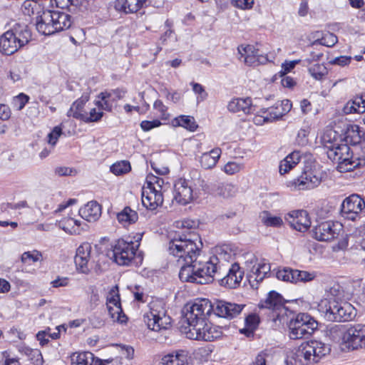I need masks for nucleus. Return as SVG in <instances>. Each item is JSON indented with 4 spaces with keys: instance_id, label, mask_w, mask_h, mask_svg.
<instances>
[{
    "instance_id": "8",
    "label": "nucleus",
    "mask_w": 365,
    "mask_h": 365,
    "mask_svg": "<svg viewBox=\"0 0 365 365\" xmlns=\"http://www.w3.org/2000/svg\"><path fill=\"white\" fill-rule=\"evenodd\" d=\"M212 302L207 299H201L195 302L192 304H187L185 319L187 322L189 329L194 328V325L200 323L201 320H206L207 317L212 316Z\"/></svg>"
},
{
    "instance_id": "2",
    "label": "nucleus",
    "mask_w": 365,
    "mask_h": 365,
    "mask_svg": "<svg viewBox=\"0 0 365 365\" xmlns=\"http://www.w3.org/2000/svg\"><path fill=\"white\" fill-rule=\"evenodd\" d=\"M220 271V260L213 255L207 262L196 260L192 265L181 267L179 278L182 282L207 284L217 280Z\"/></svg>"
},
{
    "instance_id": "24",
    "label": "nucleus",
    "mask_w": 365,
    "mask_h": 365,
    "mask_svg": "<svg viewBox=\"0 0 365 365\" xmlns=\"http://www.w3.org/2000/svg\"><path fill=\"white\" fill-rule=\"evenodd\" d=\"M227 108L230 111L237 113L242 111L245 114L252 113L256 111V106L252 104L250 98H234L228 103Z\"/></svg>"
},
{
    "instance_id": "62",
    "label": "nucleus",
    "mask_w": 365,
    "mask_h": 365,
    "mask_svg": "<svg viewBox=\"0 0 365 365\" xmlns=\"http://www.w3.org/2000/svg\"><path fill=\"white\" fill-rule=\"evenodd\" d=\"M41 257V254L37 251L36 254H33L31 252H25L22 254L21 259L23 263H27L29 260L35 262L38 261Z\"/></svg>"
},
{
    "instance_id": "38",
    "label": "nucleus",
    "mask_w": 365,
    "mask_h": 365,
    "mask_svg": "<svg viewBox=\"0 0 365 365\" xmlns=\"http://www.w3.org/2000/svg\"><path fill=\"white\" fill-rule=\"evenodd\" d=\"M172 124L175 127L180 126L191 132L195 131L198 128L194 117L190 115H179L172 120Z\"/></svg>"
},
{
    "instance_id": "4",
    "label": "nucleus",
    "mask_w": 365,
    "mask_h": 365,
    "mask_svg": "<svg viewBox=\"0 0 365 365\" xmlns=\"http://www.w3.org/2000/svg\"><path fill=\"white\" fill-rule=\"evenodd\" d=\"M71 24V16L59 11H43L36 18L37 31L46 36L68 29Z\"/></svg>"
},
{
    "instance_id": "45",
    "label": "nucleus",
    "mask_w": 365,
    "mask_h": 365,
    "mask_svg": "<svg viewBox=\"0 0 365 365\" xmlns=\"http://www.w3.org/2000/svg\"><path fill=\"white\" fill-rule=\"evenodd\" d=\"M294 269L291 267H283L282 269H279L276 272V277L279 280L294 284L295 275L294 274Z\"/></svg>"
},
{
    "instance_id": "48",
    "label": "nucleus",
    "mask_w": 365,
    "mask_h": 365,
    "mask_svg": "<svg viewBox=\"0 0 365 365\" xmlns=\"http://www.w3.org/2000/svg\"><path fill=\"white\" fill-rule=\"evenodd\" d=\"M93 359L91 352L79 353L75 358H72V365H91V361Z\"/></svg>"
},
{
    "instance_id": "39",
    "label": "nucleus",
    "mask_w": 365,
    "mask_h": 365,
    "mask_svg": "<svg viewBox=\"0 0 365 365\" xmlns=\"http://www.w3.org/2000/svg\"><path fill=\"white\" fill-rule=\"evenodd\" d=\"M363 101L361 98L355 97L354 99L349 101L343 107V112L345 114L351 113H364L365 109L363 108L365 106H360V103Z\"/></svg>"
},
{
    "instance_id": "44",
    "label": "nucleus",
    "mask_w": 365,
    "mask_h": 365,
    "mask_svg": "<svg viewBox=\"0 0 365 365\" xmlns=\"http://www.w3.org/2000/svg\"><path fill=\"white\" fill-rule=\"evenodd\" d=\"M294 284L298 282L307 283L314 280L317 274L315 272H309L304 270L294 269Z\"/></svg>"
},
{
    "instance_id": "12",
    "label": "nucleus",
    "mask_w": 365,
    "mask_h": 365,
    "mask_svg": "<svg viewBox=\"0 0 365 365\" xmlns=\"http://www.w3.org/2000/svg\"><path fill=\"white\" fill-rule=\"evenodd\" d=\"M286 302L287 301L282 294L274 290H272L268 293L267 298L264 301H261L259 307L272 310L273 320L274 322L277 320L281 322L284 318V316L287 315L288 309L285 307Z\"/></svg>"
},
{
    "instance_id": "31",
    "label": "nucleus",
    "mask_w": 365,
    "mask_h": 365,
    "mask_svg": "<svg viewBox=\"0 0 365 365\" xmlns=\"http://www.w3.org/2000/svg\"><path fill=\"white\" fill-rule=\"evenodd\" d=\"M356 315V310L349 302L341 299V309L335 315V322H348L352 320Z\"/></svg>"
},
{
    "instance_id": "21",
    "label": "nucleus",
    "mask_w": 365,
    "mask_h": 365,
    "mask_svg": "<svg viewBox=\"0 0 365 365\" xmlns=\"http://www.w3.org/2000/svg\"><path fill=\"white\" fill-rule=\"evenodd\" d=\"M163 196L160 190H156L155 185L148 181L146 190L142 192V203L144 207L150 210H155L158 206L162 205Z\"/></svg>"
},
{
    "instance_id": "34",
    "label": "nucleus",
    "mask_w": 365,
    "mask_h": 365,
    "mask_svg": "<svg viewBox=\"0 0 365 365\" xmlns=\"http://www.w3.org/2000/svg\"><path fill=\"white\" fill-rule=\"evenodd\" d=\"M301 159V154L299 151L294 150L289 153L284 159H283L279 166V170L281 175L287 173L292 169L297 164L299 163Z\"/></svg>"
},
{
    "instance_id": "15",
    "label": "nucleus",
    "mask_w": 365,
    "mask_h": 365,
    "mask_svg": "<svg viewBox=\"0 0 365 365\" xmlns=\"http://www.w3.org/2000/svg\"><path fill=\"white\" fill-rule=\"evenodd\" d=\"M365 207V202L360 195L352 194L346 197L341 205V215L344 218L354 221Z\"/></svg>"
},
{
    "instance_id": "55",
    "label": "nucleus",
    "mask_w": 365,
    "mask_h": 365,
    "mask_svg": "<svg viewBox=\"0 0 365 365\" xmlns=\"http://www.w3.org/2000/svg\"><path fill=\"white\" fill-rule=\"evenodd\" d=\"M107 308L108 314L113 321H117L118 322L123 323L125 322L126 320L128 319L126 315L123 313V310L122 313H120L118 311V308H114L110 305H108Z\"/></svg>"
},
{
    "instance_id": "35",
    "label": "nucleus",
    "mask_w": 365,
    "mask_h": 365,
    "mask_svg": "<svg viewBox=\"0 0 365 365\" xmlns=\"http://www.w3.org/2000/svg\"><path fill=\"white\" fill-rule=\"evenodd\" d=\"M237 191V188L232 184L219 182L213 185L212 194L223 198H229L235 196Z\"/></svg>"
},
{
    "instance_id": "26",
    "label": "nucleus",
    "mask_w": 365,
    "mask_h": 365,
    "mask_svg": "<svg viewBox=\"0 0 365 365\" xmlns=\"http://www.w3.org/2000/svg\"><path fill=\"white\" fill-rule=\"evenodd\" d=\"M80 216L88 222L96 221L101 215V206L96 201L88 202L78 210Z\"/></svg>"
},
{
    "instance_id": "50",
    "label": "nucleus",
    "mask_w": 365,
    "mask_h": 365,
    "mask_svg": "<svg viewBox=\"0 0 365 365\" xmlns=\"http://www.w3.org/2000/svg\"><path fill=\"white\" fill-rule=\"evenodd\" d=\"M29 96L26 95L24 93H19L16 96H14L12 100V106L17 110H22L25 105L29 101Z\"/></svg>"
},
{
    "instance_id": "17",
    "label": "nucleus",
    "mask_w": 365,
    "mask_h": 365,
    "mask_svg": "<svg viewBox=\"0 0 365 365\" xmlns=\"http://www.w3.org/2000/svg\"><path fill=\"white\" fill-rule=\"evenodd\" d=\"M322 173L311 168L304 170L300 176L292 181V186L298 190H309L317 187L322 180Z\"/></svg>"
},
{
    "instance_id": "56",
    "label": "nucleus",
    "mask_w": 365,
    "mask_h": 365,
    "mask_svg": "<svg viewBox=\"0 0 365 365\" xmlns=\"http://www.w3.org/2000/svg\"><path fill=\"white\" fill-rule=\"evenodd\" d=\"M260 323V317L256 313H250L245 318V325L256 330Z\"/></svg>"
},
{
    "instance_id": "32",
    "label": "nucleus",
    "mask_w": 365,
    "mask_h": 365,
    "mask_svg": "<svg viewBox=\"0 0 365 365\" xmlns=\"http://www.w3.org/2000/svg\"><path fill=\"white\" fill-rule=\"evenodd\" d=\"M301 159V154L299 151L294 150L289 153L284 159H283L279 166V170L281 175L287 173L292 169L297 164L299 163Z\"/></svg>"
},
{
    "instance_id": "61",
    "label": "nucleus",
    "mask_w": 365,
    "mask_h": 365,
    "mask_svg": "<svg viewBox=\"0 0 365 365\" xmlns=\"http://www.w3.org/2000/svg\"><path fill=\"white\" fill-rule=\"evenodd\" d=\"M56 6L62 9L73 10L72 7H76V3L78 0H55Z\"/></svg>"
},
{
    "instance_id": "13",
    "label": "nucleus",
    "mask_w": 365,
    "mask_h": 365,
    "mask_svg": "<svg viewBox=\"0 0 365 365\" xmlns=\"http://www.w3.org/2000/svg\"><path fill=\"white\" fill-rule=\"evenodd\" d=\"M245 304H236L222 299H215L212 302V315L232 319L237 317L245 308Z\"/></svg>"
},
{
    "instance_id": "3",
    "label": "nucleus",
    "mask_w": 365,
    "mask_h": 365,
    "mask_svg": "<svg viewBox=\"0 0 365 365\" xmlns=\"http://www.w3.org/2000/svg\"><path fill=\"white\" fill-rule=\"evenodd\" d=\"M324 149L329 159L336 163V170L340 173L354 170L365 165V159L354 156L353 151L347 144L329 143Z\"/></svg>"
},
{
    "instance_id": "41",
    "label": "nucleus",
    "mask_w": 365,
    "mask_h": 365,
    "mask_svg": "<svg viewBox=\"0 0 365 365\" xmlns=\"http://www.w3.org/2000/svg\"><path fill=\"white\" fill-rule=\"evenodd\" d=\"M309 74L316 80L321 81L328 74V70L324 64L316 63L308 69Z\"/></svg>"
},
{
    "instance_id": "22",
    "label": "nucleus",
    "mask_w": 365,
    "mask_h": 365,
    "mask_svg": "<svg viewBox=\"0 0 365 365\" xmlns=\"http://www.w3.org/2000/svg\"><path fill=\"white\" fill-rule=\"evenodd\" d=\"M341 299L331 296L324 299L318 304V309L324 317L329 322H335V315L341 309Z\"/></svg>"
},
{
    "instance_id": "9",
    "label": "nucleus",
    "mask_w": 365,
    "mask_h": 365,
    "mask_svg": "<svg viewBox=\"0 0 365 365\" xmlns=\"http://www.w3.org/2000/svg\"><path fill=\"white\" fill-rule=\"evenodd\" d=\"M139 244L135 245L134 242L118 239L112 245V257L115 262L119 265H129L133 260L135 252Z\"/></svg>"
},
{
    "instance_id": "51",
    "label": "nucleus",
    "mask_w": 365,
    "mask_h": 365,
    "mask_svg": "<svg viewBox=\"0 0 365 365\" xmlns=\"http://www.w3.org/2000/svg\"><path fill=\"white\" fill-rule=\"evenodd\" d=\"M310 132V128L307 125L302 128L297 133L296 143L302 147L307 145L309 143L308 135Z\"/></svg>"
},
{
    "instance_id": "63",
    "label": "nucleus",
    "mask_w": 365,
    "mask_h": 365,
    "mask_svg": "<svg viewBox=\"0 0 365 365\" xmlns=\"http://www.w3.org/2000/svg\"><path fill=\"white\" fill-rule=\"evenodd\" d=\"M160 125L161 122L159 120H143L140 123V127L144 131H149L154 128L159 127Z\"/></svg>"
},
{
    "instance_id": "6",
    "label": "nucleus",
    "mask_w": 365,
    "mask_h": 365,
    "mask_svg": "<svg viewBox=\"0 0 365 365\" xmlns=\"http://www.w3.org/2000/svg\"><path fill=\"white\" fill-rule=\"evenodd\" d=\"M331 352L330 345L320 341L312 340L303 342L298 348L296 356L303 365L318 363Z\"/></svg>"
},
{
    "instance_id": "19",
    "label": "nucleus",
    "mask_w": 365,
    "mask_h": 365,
    "mask_svg": "<svg viewBox=\"0 0 365 365\" xmlns=\"http://www.w3.org/2000/svg\"><path fill=\"white\" fill-rule=\"evenodd\" d=\"M244 271L242 270L238 263H234L229 268L227 274L222 277V270L220 275H217V280L220 285L229 289H235L240 286L243 278Z\"/></svg>"
},
{
    "instance_id": "49",
    "label": "nucleus",
    "mask_w": 365,
    "mask_h": 365,
    "mask_svg": "<svg viewBox=\"0 0 365 365\" xmlns=\"http://www.w3.org/2000/svg\"><path fill=\"white\" fill-rule=\"evenodd\" d=\"M110 96V93H100L98 98H101V100L96 101L95 103L99 110L110 111L112 110V105L106 100Z\"/></svg>"
},
{
    "instance_id": "23",
    "label": "nucleus",
    "mask_w": 365,
    "mask_h": 365,
    "mask_svg": "<svg viewBox=\"0 0 365 365\" xmlns=\"http://www.w3.org/2000/svg\"><path fill=\"white\" fill-rule=\"evenodd\" d=\"M150 0H116L115 9L125 14H134L150 4Z\"/></svg>"
},
{
    "instance_id": "47",
    "label": "nucleus",
    "mask_w": 365,
    "mask_h": 365,
    "mask_svg": "<svg viewBox=\"0 0 365 365\" xmlns=\"http://www.w3.org/2000/svg\"><path fill=\"white\" fill-rule=\"evenodd\" d=\"M103 115V112L97 110L96 108H91L89 111L84 112L81 120L85 123L98 122Z\"/></svg>"
},
{
    "instance_id": "20",
    "label": "nucleus",
    "mask_w": 365,
    "mask_h": 365,
    "mask_svg": "<svg viewBox=\"0 0 365 365\" xmlns=\"http://www.w3.org/2000/svg\"><path fill=\"white\" fill-rule=\"evenodd\" d=\"M291 227L301 232H306L311 226V220L306 210H293L285 217Z\"/></svg>"
},
{
    "instance_id": "7",
    "label": "nucleus",
    "mask_w": 365,
    "mask_h": 365,
    "mask_svg": "<svg viewBox=\"0 0 365 365\" xmlns=\"http://www.w3.org/2000/svg\"><path fill=\"white\" fill-rule=\"evenodd\" d=\"M319 323L307 313H299L289 324V337L292 339L308 338L318 329Z\"/></svg>"
},
{
    "instance_id": "46",
    "label": "nucleus",
    "mask_w": 365,
    "mask_h": 365,
    "mask_svg": "<svg viewBox=\"0 0 365 365\" xmlns=\"http://www.w3.org/2000/svg\"><path fill=\"white\" fill-rule=\"evenodd\" d=\"M240 220V216L237 212L235 210H228L225 213H222L216 217V220L220 223H225L227 225H230L232 222L238 221Z\"/></svg>"
},
{
    "instance_id": "29",
    "label": "nucleus",
    "mask_w": 365,
    "mask_h": 365,
    "mask_svg": "<svg viewBox=\"0 0 365 365\" xmlns=\"http://www.w3.org/2000/svg\"><path fill=\"white\" fill-rule=\"evenodd\" d=\"M89 100V95L88 93H86V94L83 95L80 98L77 99L72 104L71 107L67 112V115L68 117H73L76 119L81 120V118H83L84 115V112L86 110L84 109V106L86 103Z\"/></svg>"
},
{
    "instance_id": "42",
    "label": "nucleus",
    "mask_w": 365,
    "mask_h": 365,
    "mask_svg": "<svg viewBox=\"0 0 365 365\" xmlns=\"http://www.w3.org/2000/svg\"><path fill=\"white\" fill-rule=\"evenodd\" d=\"M131 170V165L128 160H121L113 163L110 166V172L115 175H122Z\"/></svg>"
},
{
    "instance_id": "25",
    "label": "nucleus",
    "mask_w": 365,
    "mask_h": 365,
    "mask_svg": "<svg viewBox=\"0 0 365 365\" xmlns=\"http://www.w3.org/2000/svg\"><path fill=\"white\" fill-rule=\"evenodd\" d=\"M342 135V140L345 142L344 144L356 145L361 143L364 133H362L358 125L346 124L343 130Z\"/></svg>"
},
{
    "instance_id": "14",
    "label": "nucleus",
    "mask_w": 365,
    "mask_h": 365,
    "mask_svg": "<svg viewBox=\"0 0 365 365\" xmlns=\"http://www.w3.org/2000/svg\"><path fill=\"white\" fill-rule=\"evenodd\" d=\"M192 184V181L185 178H180L175 182L173 198L178 203L185 205L192 201L197 195V189L193 188Z\"/></svg>"
},
{
    "instance_id": "58",
    "label": "nucleus",
    "mask_w": 365,
    "mask_h": 365,
    "mask_svg": "<svg viewBox=\"0 0 365 365\" xmlns=\"http://www.w3.org/2000/svg\"><path fill=\"white\" fill-rule=\"evenodd\" d=\"M200 163L204 169H210L215 166L217 160L212 159L210 154L205 153L200 157Z\"/></svg>"
},
{
    "instance_id": "11",
    "label": "nucleus",
    "mask_w": 365,
    "mask_h": 365,
    "mask_svg": "<svg viewBox=\"0 0 365 365\" xmlns=\"http://www.w3.org/2000/svg\"><path fill=\"white\" fill-rule=\"evenodd\" d=\"M143 319L148 328L155 331L168 329L172 321L164 308L158 304H152L150 311L144 314Z\"/></svg>"
},
{
    "instance_id": "60",
    "label": "nucleus",
    "mask_w": 365,
    "mask_h": 365,
    "mask_svg": "<svg viewBox=\"0 0 365 365\" xmlns=\"http://www.w3.org/2000/svg\"><path fill=\"white\" fill-rule=\"evenodd\" d=\"M54 173L60 177L72 176L76 174V170L69 167L59 166L55 168Z\"/></svg>"
},
{
    "instance_id": "40",
    "label": "nucleus",
    "mask_w": 365,
    "mask_h": 365,
    "mask_svg": "<svg viewBox=\"0 0 365 365\" xmlns=\"http://www.w3.org/2000/svg\"><path fill=\"white\" fill-rule=\"evenodd\" d=\"M260 217L262 222L267 227H279L283 224L280 217L272 216L268 211H264Z\"/></svg>"
},
{
    "instance_id": "64",
    "label": "nucleus",
    "mask_w": 365,
    "mask_h": 365,
    "mask_svg": "<svg viewBox=\"0 0 365 365\" xmlns=\"http://www.w3.org/2000/svg\"><path fill=\"white\" fill-rule=\"evenodd\" d=\"M240 169L241 165L235 162H228L224 167V171L229 175L237 173Z\"/></svg>"
},
{
    "instance_id": "54",
    "label": "nucleus",
    "mask_w": 365,
    "mask_h": 365,
    "mask_svg": "<svg viewBox=\"0 0 365 365\" xmlns=\"http://www.w3.org/2000/svg\"><path fill=\"white\" fill-rule=\"evenodd\" d=\"M338 41L337 36L332 33H326L320 39H318L316 42L320 45L325 46L327 47L334 46Z\"/></svg>"
},
{
    "instance_id": "1",
    "label": "nucleus",
    "mask_w": 365,
    "mask_h": 365,
    "mask_svg": "<svg viewBox=\"0 0 365 365\" xmlns=\"http://www.w3.org/2000/svg\"><path fill=\"white\" fill-rule=\"evenodd\" d=\"M202 242L195 232L176 233L168 245L169 254L176 259L178 266L192 265L200 255Z\"/></svg>"
},
{
    "instance_id": "10",
    "label": "nucleus",
    "mask_w": 365,
    "mask_h": 365,
    "mask_svg": "<svg viewBox=\"0 0 365 365\" xmlns=\"http://www.w3.org/2000/svg\"><path fill=\"white\" fill-rule=\"evenodd\" d=\"M226 328L211 323L207 324L206 320H201L200 323L194 325V328L189 329L187 336L190 339L212 341L220 338L222 336V329Z\"/></svg>"
},
{
    "instance_id": "36",
    "label": "nucleus",
    "mask_w": 365,
    "mask_h": 365,
    "mask_svg": "<svg viewBox=\"0 0 365 365\" xmlns=\"http://www.w3.org/2000/svg\"><path fill=\"white\" fill-rule=\"evenodd\" d=\"M260 111L263 113V115L261 117L263 118L264 123H270L277 120L284 115L283 110H282L281 108L277 106V103H275L272 106L266 108H261Z\"/></svg>"
},
{
    "instance_id": "33",
    "label": "nucleus",
    "mask_w": 365,
    "mask_h": 365,
    "mask_svg": "<svg viewBox=\"0 0 365 365\" xmlns=\"http://www.w3.org/2000/svg\"><path fill=\"white\" fill-rule=\"evenodd\" d=\"M301 159V154L299 151L294 150L289 153L284 159H283L279 166V170L281 175L287 173L292 169L297 164L299 163Z\"/></svg>"
},
{
    "instance_id": "27",
    "label": "nucleus",
    "mask_w": 365,
    "mask_h": 365,
    "mask_svg": "<svg viewBox=\"0 0 365 365\" xmlns=\"http://www.w3.org/2000/svg\"><path fill=\"white\" fill-rule=\"evenodd\" d=\"M238 53L240 54V60L243 58V61L245 64L247 66H256L257 65V58L258 56V49L255 48L254 46L247 45L243 46L241 45L237 48Z\"/></svg>"
},
{
    "instance_id": "18",
    "label": "nucleus",
    "mask_w": 365,
    "mask_h": 365,
    "mask_svg": "<svg viewBox=\"0 0 365 365\" xmlns=\"http://www.w3.org/2000/svg\"><path fill=\"white\" fill-rule=\"evenodd\" d=\"M345 345L352 350L365 347V325H348L345 335Z\"/></svg>"
},
{
    "instance_id": "53",
    "label": "nucleus",
    "mask_w": 365,
    "mask_h": 365,
    "mask_svg": "<svg viewBox=\"0 0 365 365\" xmlns=\"http://www.w3.org/2000/svg\"><path fill=\"white\" fill-rule=\"evenodd\" d=\"M90 257L75 256L74 262L77 270L81 273L87 274L89 272L88 262Z\"/></svg>"
},
{
    "instance_id": "59",
    "label": "nucleus",
    "mask_w": 365,
    "mask_h": 365,
    "mask_svg": "<svg viewBox=\"0 0 365 365\" xmlns=\"http://www.w3.org/2000/svg\"><path fill=\"white\" fill-rule=\"evenodd\" d=\"M232 4L234 6L242 9V10H248L251 9L254 4V0H232Z\"/></svg>"
},
{
    "instance_id": "43",
    "label": "nucleus",
    "mask_w": 365,
    "mask_h": 365,
    "mask_svg": "<svg viewBox=\"0 0 365 365\" xmlns=\"http://www.w3.org/2000/svg\"><path fill=\"white\" fill-rule=\"evenodd\" d=\"M106 303L107 306L113 304L115 308H118V312L122 313L120 298L118 293V287L117 285L113 287L109 292V295L107 297Z\"/></svg>"
},
{
    "instance_id": "28",
    "label": "nucleus",
    "mask_w": 365,
    "mask_h": 365,
    "mask_svg": "<svg viewBox=\"0 0 365 365\" xmlns=\"http://www.w3.org/2000/svg\"><path fill=\"white\" fill-rule=\"evenodd\" d=\"M347 329L348 325L331 324L327 327L326 336L334 342L342 341L345 344V335H346Z\"/></svg>"
},
{
    "instance_id": "57",
    "label": "nucleus",
    "mask_w": 365,
    "mask_h": 365,
    "mask_svg": "<svg viewBox=\"0 0 365 365\" xmlns=\"http://www.w3.org/2000/svg\"><path fill=\"white\" fill-rule=\"evenodd\" d=\"M61 125L55 126L53 130L48 134V143L51 145H55L58 138L62 135Z\"/></svg>"
},
{
    "instance_id": "30",
    "label": "nucleus",
    "mask_w": 365,
    "mask_h": 365,
    "mask_svg": "<svg viewBox=\"0 0 365 365\" xmlns=\"http://www.w3.org/2000/svg\"><path fill=\"white\" fill-rule=\"evenodd\" d=\"M18 351L26 355L31 365H42L43 359L40 350L31 349L25 344H19L16 346Z\"/></svg>"
},
{
    "instance_id": "5",
    "label": "nucleus",
    "mask_w": 365,
    "mask_h": 365,
    "mask_svg": "<svg viewBox=\"0 0 365 365\" xmlns=\"http://www.w3.org/2000/svg\"><path fill=\"white\" fill-rule=\"evenodd\" d=\"M31 38V33L27 25L16 24L0 36V53L3 55L14 54L26 45Z\"/></svg>"
},
{
    "instance_id": "37",
    "label": "nucleus",
    "mask_w": 365,
    "mask_h": 365,
    "mask_svg": "<svg viewBox=\"0 0 365 365\" xmlns=\"http://www.w3.org/2000/svg\"><path fill=\"white\" fill-rule=\"evenodd\" d=\"M138 219V212L132 210L130 207H124V209L117 215L118 221L124 227L135 223L137 222Z\"/></svg>"
},
{
    "instance_id": "16",
    "label": "nucleus",
    "mask_w": 365,
    "mask_h": 365,
    "mask_svg": "<svg viewBox=\"0 0 365 365\" xmlns=\"http://www.w3.org/2000/svg\"><path fill=\"white\" fill-rule=\"evenodd\" d=\"M342 230V225L338 222L326 221L315 226L312 237L318 241H329L336 238Z\"/></svg>"
},
{
    "instance_id": "52",
    "label": "nucleus",
    "mask_w": 365,
    "mask_h": 365,
    "mask_svg": "<svg viewBox=\"0 0 365 365\" xmlns=\"http://www.w3.org/2000/svg\"><path fill=\"white\" fill-rule=\"evenodd\" d=\"M168 357L170 358V361L173 365V364H176V365H184L187 362V354L186 351L183 350H180L173 353L170 355H168Z\"/></svg>"
}]
</instances>
